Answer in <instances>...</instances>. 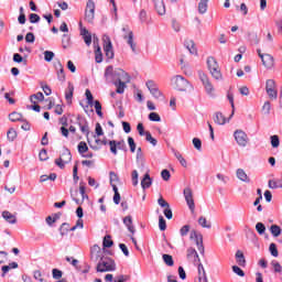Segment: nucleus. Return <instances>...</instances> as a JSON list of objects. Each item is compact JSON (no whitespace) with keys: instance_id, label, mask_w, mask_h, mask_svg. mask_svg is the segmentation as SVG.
<instances>
[{"instance_id":"obj_15","label":"nucleus","mask_w":282,"mask_h":282,"mask_svg":"<svg viewBox=\"0 0 282 282\" xmlns=\"http://www.w3.org/2000/svg\"><path fill=\"white\" fill-rule=\"evenodd\" d=\"M145 85L153 98H162V91H160V88H158V84L155 82L148 80Z\"/></svg>"},{"instance_id":"obj_8","label":"nucleus","mask_w":282,"mask_h":282,"mask_svg":"<svg viewBox=\"0 0 282 282\" xmlns=\"http://www.w3.org/2000/svg\"><path fill=\"white\" fill-rule=\"evenodd\" d=\"M122 32H126L123 35L124 41H127L133 54H138V48L135 42H133V31H130L128 26L122 28Z\"/></svg>"},{"instance_id":"obj_59","label":"nucleus","mask_w":282,"mask_h":282,"mask_svg":"<svg viewBox=\"0 0 282 282\" xmlns=\"http://www.w3.org/2000/svg\"><path fill=\"white\" fill-rule=\"evenodd\" d=\"M159 228L162 232L166 230V220L164 219V216H159Z\"/></svg>"},{"instance_id":"obj_46","label":"nucleus","mask_w":282,"mask_h":282,"mask_svg":"<svg viewBox=\"0 0 282 282\" xmlns=\"http://www.w3.org/2000/svg\"><path fill=\"white\" fill-rule=\"evenodd\" d=\"M95 61L96 63L102 62V51L100 50V45H97V48L95 50Z\"/></svg>"},{"instance_id":"obj_16","label":"nucleus","mask_w":282,"mask_h":282,"mask_svg":"<svg viewBox=\"0 0 282 282\" xmlns=\"http://www.w3.org/2000/svg\"><path fill=\"white\" fill-rule=\"evenodd\" d=\"M90 259L91 261L105 259V257H102V251L98 245H95L90 248Z\"/></svg>"},{"instance_id":"obj_26","label":"nucleus","mask_w":282,"mask_h":282,"mask_svg":"<svg viewBox=\"0 0 282 282\" xmlns=\"http://www.w3.org/2000/svg\"><path fill=\"white\" fill-rule=\"evenodd\" d=\"M72 98H74V84L68 83L67 90L65 91V99L67 102H72Z\"/></svg>"},{"instance_id":"obj_39","label":"nucleus","mask_w":282,"mask_h":282,"mask_svg":"<svg viewBox=\"0 0 282 282\" xmlns=\"http://www.w3.org/2000/svg\"><path fill=\"white\" fill-rule=\"evenodd\" d=\"M93 105L95 107V111L97 116H99V118H102V105L100 104V101L95 100L93 101Z\"/></svg>"},{"instance_id":"obj_19","label":"nucleus","mask_w":282,"mask_h":282,"mask_svg":"<svg viewBox=\"0 0 282 282\" xmlns=\"http://www.w3.org/2000/svg\"><path fill=\"white\" fill-rule=\"evenodd\" d=\"M151 184H153V180L151 178V175L149 173H145L143 178L141 180V187L143 191H147V188H151Z\"/></svg>"},{"instance_id":"obj_33","label":"nucleus","mask_w":282,"mask_h":282,"mask_svg":"<svg viewBox=\"0 0 282 282\" xmlns=\"http://www.w3.org/2000/svg\"><path fill=\"white\" fill-rule=\"evenodd\" d=\"M13 63H22L24 67L28 65V59L23 58L21 54L14 53L13 54Z\"/></svg>"},{"instance_id":"obj_28","label":"nucleus","mask_w":282,"mask_h":282,"mask_svg":"<svg viewBox=\"0 0 282 282\" xmlns=\"http://www.w3.org/2000/svg\"><path fill=\"white\" fill-rule=\"evenodd\" d=\"M207 67L209 72H212L213 69L219 67V63H217V59H215V57L209 56L207 57Z\"/></svg>"},{"instance_id":"obj_63","label":"nucleus","mask_w":282,"mask_h":282,"mask_svg":"<svg viewBox=\"0 0 282 282\" xmlns=\"http://www.w3.org/2000/svg\"><path fill=\"white\" fill-rule=\"evenodd\" d=\"M194 148L196 149V151H202V139L199 138H194L192 140Z\"/></svg>"},{"instance_id":"obj_60","label":"nucleus","mask_w":282,"mask_h":282,"mask_svg":"<svg viewBox=\"0 0 282 282\" xmlns=\"http://www.w3.org/2000/svg\"><path fill=\"white\" fill-rule=\"evenodd\" d=\"M52 274H53V279H55V281L63 279V271H61L58 269H53Z\"/></svg>"},{"instance_id":"obj_38","label":"nucleus","mask_w":282,"mask_h":282,"mask_svg":"<svg viewBox=\"0 0 282 282\" xmlns=\"http://www.w3.org/2000/svg\"><path fill=\"white\" fill-rule=\"evenodd\" d=\"M145 140L147 142H150L152 147H158V139L153 138L150 131H145Z\"/></svg>"},{"instance_id":"obj_58","label":"nucleus","mask_w":282,"mask_h":282,"mask_svg":"<svg viewBox=\"0 0 282 282\" xmlns=\"http://www.w3.org/2000/svg\"><path fill=\"white\" fill-rule=\"evenodd\" d=\"M271 265L273 267V270H274L275 273L281 274L282 267H281V263H279V261L273 260L271 262Z\"/></svg>"},{"instance_id":"obj_10","label":"nucleus","mask_w":282,"mask_h":282,"mask_svg":"<svg viewBox=\"0 0 282 282\" xmlns=\"http://www.w3.org/2000/svg\"><path fill=\"white\" fill-rule=\"evenodd\" d=\"M234 138L238 147H248V134L243 130H236L234 132Z\"/></svg>"},{"instance_id":"obj_41","label":"nucleus","mask_w":282,"mask_h":282,"mask_svg":"<svg viewBox=\"0 0 282 282\" xmlns=\"http://www.w3.org/2000/svg\"><path fill=\"white\" fill-rule=\"evenodd\" d=\"M198 224L199 226H202V228H208V229L213 228V225H210V223H208V220H206V217L204 216H200L198 218Z\"/></svg>"},{"instance_id":"obj_9","label":"nucleus","mask_w":282,"mask_h":282,"mask_svg":"<svg viewBox=\"0 0 282 282\" xmlns=\"http://www.w3.org/2000/svg\"><path fill=\"white\" fill-rule=\"evenodd\" d=\"M109 147L112 155H118V149L119 151L127 152V143L124 142V140H120V141L111 140L109 141Z\"/></svg>"},{"instance_id":"obj_52","label":"nucleus","mask_w":282,"mask_h":282,"mask_svg":"<svg viewBox=\"0 0 282 282\" xmlns=\"http://www.w3.org/2000/svg\"><path fill=\"white\" fill-rule=\"evenodd\" d=\"M95 13H96V11H86L85 12V20L88 23H94Z\"/></svg>"},{"instance_id":"obj_3","label":"nucleus","mask_w":282,"mask_h":282,"mask_svg":"<svg viewBox=\"0 0 282 282\" xmlns=\"http://www.w3.org/2000/svg\"><path fill=\"white\" fill-rule=\"evenodd\" d=\"M171 85L173 89H176V91H186L188 87L193 89V85H191V83L182 75H175L172 77Z\"/></svg>"},{"instance_id":"obj_54","label":"nucleus","mask_w":282,"mask_h":282,"mask_svg":"<svg viewBox=\"0 0 282 282\" xmlns=\"http://www.w3.org/2000/svg\"><path fill=\"white\" fill-rule=\"evenodd\" d=\"M258 235H265V225L263 223L256 224Z\"/></svg>"},{"instance_id":"obj_45","label":"nucleus","mask_w":282,"mask_h":282,"mask_svg":"<svg viewBox=\"0 0 282 282\" xmlns=\"http://www.w3.org/2000/svg\"><path fill=\"white\" fill-rule=\"evenodd\" d=\"M113 246V240H111V236L107 235L104 237L102 247L104 248H111Z\"/></svg>"},{"instance_id":"obj_35","label":"nucleus","mask_w":282,"mask_h":282,"mask_svg":"<svg viewBox=\"0 0 282 282\" xmlns=\"http://www.w3.org/2000/svg\"><path fill=\"white\" fill-rule=\"evenodd\" d=\"M271 140V147L273 149H279L280 144H281V140L279 139V135L273 134L270 137Z\"/></svg>"},{"instance_id":"obj_36","label":"nucleus","mask_w":282,"mask_h":282,"mask_svg":"<svg viewBox=\"0 0 282 282\" xmlns=\"http://www.w3.org/2000/svg\"><path fill=\"white\" fill-rule=\"evenodd\" d=\"M214 121L216 124H226V117L221 112H216Z\"/></svg>"},{"instance_id":"obj_42","label":"nucleus","mask_w":282,"mask_h":282,"mask_svg":"<svg viewBox=\"0 0 282 282\" xmlns=\"http://www.w3.org/2000/svg\"><path fill=\"white\" fill-rule=\"evenodd\" d=\"M56 173H51L50 175H42L40 176V182H47V180H51V182H55L56 181Z\"/></svg>"},{"instance_id":"obj_34","label":"nucleus","mask_w":282,"mask_h":282,"mask_svg":"<svg viewBox=\"0 0 282 282\" xmlns=\"http://www.w3.org/2000/svg\"><path fill=\"white\" fill-rule=\"evenodd\" d=\"M78 153L83 155L84 153H87L89 151V147H87V143L85 141H82L77 145Z\"/></svg>"},{"instance_id":"obj_5","label":"nucleus","mask_w":282,"mask_h":282,"mask_svg":"<svg viewBox=\"0 0 282 282\" xmlns=\"http://www.w3.org/2000/svg\"><path fill=\"white\" fill-rule=\"evenodd\" d=\"M198 77L202 82L203 86L205 87V91L208 96L212 98L215 97V87L213 86V83H210V78H208V75L204 73L203 70H198Z\"/></svg>"},{"instance_id":"obj_30","label":"nucleus","mask_w":282,"mask_h":282,"mask_svg":"<svg viewBox=\"0 0 282 282\" xmlns=\"http://www.w3.org/2000/svg\"><path fill=\"white\" fill-rule=\"evenodd\" d=\"M236 259L239 265L241 267L246 265V256H243V252L241 250H238L236 252Z\"/></svg>"},{"instance_id":"obj_49","label":"nucleus","mask_w":282,"mask_h":282,"mask_svg":"<svg viewBox=\"0 0 282 282\" xmlns=\"http://www.w3.org/2000/svg\"><path fill=\"white\" fill-rule=\"evenodd\" d=\"M69 229H70L69 224H67V223L62 224L59 227L61 236L65 237V235H67V232H69Z\"/></svg>"},{"instance_id":"obj_4","label":"nucleus","mask_w":282,"mask_h":282,"mask_svg":"<svg viewBox=\"0 0 282 282\" xmlns=\"http://www.w3.org/2000/svg\"><path fill=\"white\" fill-rule=\"evenodd\" d=\"M97 272H116V261L111 258H101L96 267Z\"/></svg>"},{"instance_id":"obj_14","label":"nucleus","mask_w":282,"mask_h":282,"mask_svg":"<svg viewBox=\"0 0 282 282\" xmlns=\"http://www.w3.org/2000/svg\"><path fill=\"white\" fill-rule=\"evenodd\" d=\"M79 195H82V200L76 198V197H78V189H76L75 192L70 191V197L75 200L77 206H80L83 204V202H85V198L87 199L89 197V196H87V194H85V185L79 186Z\"/></svg>"},{"instance_id":"obj_2","label":"nucleus","mask_w":282,"mask_h":282,"mask_svg":"<svg viewBox=\"0 0 282 282\" xmlns=\"http://www.w3.org/2000/svg\"><path fill=\"white\" fill-rule=\"evenodd\" d=\"M187 259H194L197 261V280L195 282H208V275L206 274V269L204 264H202V260L199 259V254L195 248L191 247L187 249Z\"/></svg>"},{"instance_id":"obj_47","label":"nucleus","mask_w":282,"mask_h":282,"mask_svg":"<svg viewBox=\"0 0 282 282\" xmlns=\"http://www.w3.org/2000/svg\"><path fill=\"white\" fill-rule=\"evenodd\" d=\"M70 41H72V37H69V35L63 34V36H62V45H63L64 50H67V47H69Z\"/></svg>"},{"instance_id":"obj_44","label":"nucleus","mask_w":282,"mask_h":282,"mask_svg":"<svg viewBox=\"0 0 282 282\" xmlns=\"http://www.w3.org/2000/svg\"><path fill=\"white\" fill-rule=\"evenodd\" d=\"M112 191H113V193H115V195H113V203H115L116 205H118V204H120V199H121V197H120V192H118V186L112 185Z\"/></svg>"},{"instance_id":"obj_64","label":"nucleus","mask_w":282,"mask_h":282,"mask_svg":"<svg viewBox=\"0 0 282 282\" xmlns=\"http://www.w3.org/2000/svg\"><path fill=\"white\" fill-rule=\"evenodd\" d=\"M39 158H40L41 162H46V160H48L47 150L42 149L39 153Z\"/></svg>"},{"instance_id":"obj_62","label":"nucleus","mask_w":282,"mask_h":282,"mask_svg":"<svg viewBox=\"0 0 282 282\" xmlns=\"http://www.w3.org/2000/svg\"><path fill=\"white\" fill-rule=\"evenodd\" d=\"M267 94L270 100H276V98H279V93L276 91V88L273 90H267Z\"/></svg>"},{"instance_id":"obj_57","label":"nucleus","mask_w":282,"mask_h":282,"mask_svg":"<svg viewBox=\"0 0 282 282\" xmlns=\"http://www.w3.org/2000/svg\"><path fill=\"white\" fill-rule=\"evenodd\" d=\"M149 120H151V122H161L162 118L160 117V115L158 112H151L149 115Z\"/></svg>"},{"instance_id":"obj_32","label":"nucleus","mask_w":282,"mask_h":282,"mask_svg":"<svg viewBox=\"0 0 282 282\" xmlns=\"http://www.w3.org/2000/svg\"><path fill=\"white\" fill-rule=\"evenodd\" d=\"M162 257H163V261H164L165 265H169L170 268H173V265H175L173 256L164 253Z\"/></svg>"},{"instance_id":"obj_18","label":"nucleus","mask_w":282,"mask_h":282,"mask_svg":"<svg viewBox=\"0 0 282 282\" xmlns=\"http://www.w3.org/2000/svg\"><path fill=\"white\" fill-rule=\"evenodd\" d=\"M154 8L161 17L166 14V6H164V0H154Z\"/></svg>"},{"instance_id":"obj_27","label":"nucleus","mask_w":282,"mask_h":282,"mask_svg":"<svg viewBox=\"0 0 282 282\" xmlns=\"http://www.w3.org/2000/svg\"><path fill=\"white\" fill-rule=\"evenodd\" d=\"M9 120H11V122H25V119H23V115L15 111L9 115Z\"/></svg>"},{"instance_id":"obj_23","label":"nucleus","mask_w":282,"mask_h":282,"mask_svg":"<svg viewBox=\"0 0 282 282\" xmlns=\"http://www.w3.org/2000/svg\"><path fill=\"white\" fill-rule=\"evenodd\" d=\"M185 47L188 50L189 54L197 56V47H195V42L193 40L185 41Z\"/></svg>"},{"instance_id":"obj_6","label":"nucleus","mask_w":282,"mask_h":282,"mask_svg":"<svg viewBox=\"0 0 282 282\" xmlns=\"http://www.w3.org/2000/svg\"><path fill=\"white\" fill-rule=\"evenodd\" d=\"M75 124L79 127L80 132L83 133V135H86L87 142H89V121H87V118L78 115L76 117Z\"/></svg>"},{"instance_id":"obj_25","label":"nucleus","mask_w":282,"mask_h":282,"mask_svg":"<svg viewBox=\"0 0 282 282\" xmlns=\"http://www.w3.org/2000/svg\"><path fill=\"white\" fill-rule=\"evenodd\" d=\"M209 74L215 80H224V75L221 74V68H219V66L209 70Z\"/></svg>"},{"instance_id":"obj_56","label":"nucleus","mask_w":282,"mask_h":282,"mask_svg":"<svg viewBox=\"0 0 282 282\" xmlns=\"http://www.w3.org/2000/svg\"><path fill=\"white\" fill-rule=\"evenodd\" d=\"M109 177H110V185L112 187L116 186V184H113V182H120V177L118 176V174H116V172H110Z\"/></svg>"},{"instance_id":"obj_55","label":"nucleus","mask_w":282,"mask_h":282,"mask_svg":"<svg viewBox=\"0 0 282 282\" xmlns=\"http://www.w3.org/2000/svg\"><path fill=\"white\" fill-rule=\"evenodd\" d=\"M249 41L253 43V45H259V35L257 33L252 32L248 34Z\"/></svg>"},{"instance_id":"obj_53","label":"nucleus","mask_w":282,"mask_h":282,"mask_svg":"<svg viewBox=\"0 0 282 282\" xmlns=\"http://www.w3.org/2000/svg\"><path fill=\"white\" fill-rule=\"evenodd\" d=\"M269 251L272 257H279V249H276V243L272 242L269 246Z\"/></svg>"},{"instance_id":"obj_7","label":"nucleus","mask_w":282,"mask_h":282,"mask_svg":"<svg viewBox=\"0 0 282 282\" xmlns=\"http://www.w3.org/2000/svg\"><path fill=\"white\" fill-rule=\"evenodd\" d=\"M69 162H72V152L65 148L61 156L55 160V164L61 169H65V164H69Z\"/></svg>"},{"instance_id":"obj_21","label":"nucleus","mask_w":282,"mask_h":282,"mask_svg":"<svg viewBox=\"0 0 282 282\" xmlns=\"http://www.w3.org/2000/svg\"><path fill=\"white\" fill-rule=\"evenodd\" d=\"M80 35L83 36L86 45L88 46L91 45V33H89V30H87V28L80 29Z\"/></svg>"},{"instance_id":"obj_31","label":"nucleus","mask_w":282,"mask_h":282,"mask_svg":"<svg viewBox=\"0 0 282 282\" xmlns=\"http://www.w3.org/2000/svg\"><path fill=\"white\" fill-rule=\"evenodd\" d=\"M30 100L33 105H36V101L34 100H39L40 102H43V100H45V96L43 95V93H37L35 95H31Z\"/></svg>"},{"instance_id":"obj_40","label":"nucleus","mask_w":282,"mask_h":282,"mask_svg":"<svg viewBox=\"0 0 282 282\" xmlns=\"http://www.w3.org/2000/svg\"><path fill=\"white\" fill-rule=\"evenodd\" d=\"M270 232L273 237H279L281 236L282 229L279 227V225H272L270 227Z\"/></svg>"},{"instance_id":"obj_12","label":"nucleus","mask_w":282,"mask_h":282,"mask_svg":"<svg viewBox=\"0 0 282 282\" xmlns=\"http://www.w3.org/2000/svg\"><path fill=\"white\" fill-rule=\"evenodd\" d=\"M183 194L191 213L195 214V199H193V189L187 187L184 189Z\"/></svg>"},{"instance_id":"obj_20","label":"nucleus","mask_w":282,"mask_h":282,"mask_svg":"<svg viewBox=\"0 0 282 282\" xmlns=\"http://www.w3.org/2000/svg\"><path fill=\"white\" fill-rule=\"evenodd\" d=\"M123 224L127 226L129 232L131 235H135V227H133V218L131 216H127L123 218Z\"/></svg>"},{"instance_id":"obj_37","label":"nucleus","mask_w":282,"mask_h":282,"mask_svg":"<svg viewBox=\"0 0 282 282\" xmlns=\"http://www.w3.org/2000/svg\"><path fill=\"white\" fill-rule=\"evenodd\" d=\"M7 138L9 142H14V140H17V130H14V128H10L7 132Z\"/></svg>"},{"instance_id":"obj_22","label":"nucleus","mask_w":282,"mask_h":282,"mask_svg":"<svg viewBox=\"0 0 282 282\" xmlns=\"http://www.w3.org/2000/svg\"><path fill=\"white\" fill-rule=\"evenodd\" d=\"M236 175L240 182H245L246 184H250V177H248V174H246V171L243 169H238L236 172Z\"/></svg>"},{"instance_id":"obj_24","label":"nucleus","mask_w":282,"mask_h":282,"mask_svg":"<svg viewBox=\"0 0 282 282\" xmlns=\"http://www.w3.org/2000/svg\"><path fill=\"white\" fill-rule=\"evenodd\" d=\"M2 217L8 224H17V216L8 210L2 212Z\"/></svg>"},{"instance_id":"obj_50","label":"nucleus","mask_w":282,"mask_h":282,"mask_svg":"<svg viewBox=\"0 0 282 282\" xmlns=\"http://www.w3.org/2000/svg\"><path fill=\"white\" fill-rule=\"evenodd\" d=\"M281 181H275V180H269L268 186L269 188L276 189L281 188Z\"/></svg>"},{"instance_id":"obj_11","label":"nucleus","mask_w":282,"mask_h":282,"mask_svg":"<svg viewBox=\"0 0 282 282\" xmlns=\"http://www.w3.org/2000/svg\"><path fill=\"white\" fill-rule=\"evenodd\" d=\"M257 52L267 69H272V67H274V57L270 54L261 53L260 48H258Z\"/></svg>"},{"instance_id":"obj_61","label":"nucleus","mask_w":282,"mask_h":282,"mask_svg":"<svg viewBox=\"0 0 282 282\" xmlns=\"http://www.w3.org/2000/svg\"><path fill=\"white\" fill-rule=\"evenodd\" d=\"M86 98L87 102L90 107H94V95H91V90L86 89Z\"/></svg>"},{"instance_id":"obj_29","label":"nucleus","mask_w":282,"mask_h":282,"mask_svg":"<svg viewBox=\"0 0 282 282\" xmlns=\"http://www.w3.org/2000/svg\"><path fill=\"white\" fill-rule=\"evenodd\" d=\"M199 14H206L208 12V0H200L198 3Z\"/></svg>"},{"instance_id":"obj_51","label":"nucleus","mask_w":282,"mask_h":282,"mask_svg":"<svg viewBox=\"0 0 282 282\" xmlns=\"http://www.w3.org/2000/svg\"><path fill=\"white\" fill-rule=\"evenodd\" d=\"M54 52L52 51H45L44 52V61H46V63H52V61H54Z\"/></svg>"},{"instance_id":"obj_13","label":"nucleus","mask_w":282,"mask_h":282,"mask_svg":"<svg viewBox=\"0 0 282 282\" xmlns=\"http://www.w3.org/2000/svg\"><path fill=\"white\" fill-rule=\"evenodd\" d=\"M104 51L106 53L107 58H113V44H111V37L109 35L104 36Z\"/></svg>"},{"instance_id":"obj_48","label":"nucleus","mask_w":282,"mask_h":282,"mask_svg":"<svg viewBox=\"0 0 282 282\" xmlns=\"http://www.w3.org/2000/svg\"><path fill=\"white\" fill-rule=\"evenodd\" d=\"M276 89V82L274 79H268L265 83V91Z\"/></svg>"},{"instance_id":"obj_43","label":"nucleus","mask_w":282,"mask_h":282,"mask_svg":"<svg viewBox=\"0 0 282 282\" xmlns=\"http://www.w3.org/2000/svg\"><path fill=\"white\" fill-rule=\"evenodd\" d=\"M174 155H175L176 160H178L180 164H181L184 169H186V166H188V163L186 162V159H184V156H182V153L175 152Z\"/></svg>"},{"instance_id":"obj_17","label":"nucleus","mask_w":282,"mask_h":282,"mask_svg":"<svg viewBox=\"0 0 282 282\" xmlns=\"http://www.w3.org/2000/svg\"><path fill=\"white\" fill-rule=\"evenodd\" d=\"M55 69L57 72V80H59L61 83H65V68L63 67V64L61 63V61H58L55 64Z\"/></svg>"},{"instance_id":"obj_1","label":"nucleus","mask_w":282,"mask_h":282,"mask_svg":"<svg viewBox=\"0 0 282 282\" xmlns=\"http://www.w3.org/2000/svg\"><path fill=\"white\" fill-rule=\"evenodd\" d=\"M105 78L107 83H112V85L117 87L116 94H124L127 84L131 83L129 73L124 72L122 68H113L111 65L105 69Z\"/></svg>"}]
</instances>
